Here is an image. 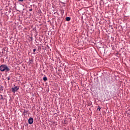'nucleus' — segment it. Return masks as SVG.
Returning <instances> with one entry per match:
<instances>
[{
    "label": "nucleus",
    "instance_id": "f257e3e1",
    "mask_svg": "<svg viewBox=\"0 0 130 130\" xmlns=\"http://www.w3.org/2000/svg\"><path fill=\"white\" fill-rule=\"evenodd\" d=\"M0 71L1 72H9L10 71V68H9L8 66L6 64L1 65L0 66Z\"/></svg>",
    "mask_w": 130,
    "mask_h": 130
},
{
    "label": "nucleus",
    "instance_id": "f03ea898",
    "mask_svg": "<svg viewBox=\"0 0 130 130\" xmlns=\"http://www.w3.org/2000/svg\"><path fill=\"white\" fill-rule=\"evenodd\" d=\"M19 87L18 86H16L14 87H13L12 88V92H13V93H15V92H17V91H18V90H19Z\"/></svg>",
    "mask_w": 130,
    "mask_h": 130
},
{
    "label": "nucleus",
    "instance_id": "7ed1b4c3",
    "mask_svg": "<svg viewBox=\"0 0 130 130\" xmlns=\"http://www.w3.org/2000/svg\"><path fill=\"white\" fill-rule=\"evenodd\" d=\"M33 121H34V120L33 119V118L30 117L28 119V123L29 124H32L33 123Z\"/></svg>",
    "mask_w": 130,
    "mask_h": 130
},
{
    "label": "nucleus",
    "instance_id": "20e7f679",
    "mask_svg": "<svg viewBox=\"0 0 130 130\" xmlns=\"http://www.w3.org/2000/svg\"><path fill=\"white\" fill-rule=\"evenodd\" d=\"M43 80L45 81V82H46V81H47V77H46V76L43 77Z\"/></svg>",
    "mask_w": 130,
    "mask_h": 130
},
{
    "label": "nucleus",
    "instance_id": "39448f33",
    "mask_svg": "<svg viewBox=\"0 0 130 130\" xmlns=\"http://www.w3.org/2000/svg\"><path fill=\"white\" fill-rule=\"evenodd\" d=\"M66 21H71V17H66Z\"/></svg>",
    "mask_w": 130,
    "mask_h": 130
},
{
    "label": "nucleus",
    "instance_id": "423d86ee",
    "mask_svg": "<svg viewBox=\"0 0 130 130\" xmlns=\"http://www.w3.org/2000/svg\"><path fill=\"white\" fill-rule=\"evenodd\" d=\"M4 100V98L3 96V95L0 94V100Z\"/></svg>",
    "mask_w": 130,
    "mask_h": 130
},
{
    "label": "nucleus",
    "instance_id": "0eeeda50",
    "mask_svg": "<svg viewBox=\"0 0 130 130\" xmlns=\"http://www.w3.org/2000/svg\"><path fill=\"white\" fill-rule=\"evenodd\" d=\"M0 91H4V89L3 88V86H0Z\"/></svg>",
    "mask_w": 130,
    "mask_h": 130
},
{
    "label": "nucleus",
    "instance_id": "6e6552de",
    "mask_svg": "<svg viewBox=\"0 0 130 130\" xmlns=\"http://www.w3.org/2000/svg\"><path fill=\"white\" fill-rule=\"evenodd\" d=\"M10 77H7L6 79V81H10Z\"/></svg>",
    "mask_w": 130,
    "mask_h": 130
},
{
    "label": "nucleus",
    "instance_id": "1a4fd4ad",
    "mask_svg": "<svg viewBox=\"0 0 130 130\" xmlns=\"http://www.w3.org/2000/svg\"><path fill=\"white\" fill-rule=\"evenodd\" d=\"M36 51V49H34L33 50L34 54H35Z\"/></svg>",
    "mask_w": 130,
    "mask_h": 130
},
{
    "label": "nucleus",
    "instance_id": "9d476101",
    "mask_svg": "<svg viewBox=\"0 0 130 130\" xmlns=\"http://www.w3.org/2000/svg\"><path fill=\"white\" fill-rule=\"evenodd\" d=\"M23 113L24 114H26V113H27V111H26V110H24V112H23Z\"/></svg>",
    "mask_w": 130,
    "mask_h": 130
},
{
    "label": "nucleus",
    "instance_id": "9b49d317",
    "mask_svg": "<svg viewBox=\"0 0 130 130\" xmlns=\"http://www.w3.org/2000/svg\"><path fill=\"white\" fill-rule=\"evenodd\" d=\"M29 12H32V9H29Z\"/></svg>",
    "mask_w": 130,
    "mask_h": 130
},
{
    "label": "nucleus",
    "instance_id": "f8f14e48",
    "mask_svg": "<svg viewBox=\"0 0 130 130\" xmlns=\"http://www.w3.org/2000/svg\"><path fill=\"white\" fill-rule=\"evenodd\" d=\"M99 110L100 111V110H101V108H100V107H99Z\"/></svg>",
    "mask_w": 130,
    "mask_h": 130
},
{
    "label": "nucleus",
    "instance_id": "ddd939ff",
    "mask_svg": "<svg viewBox=\"0 0 130 130\" xmlns=\"http://www.w3.org/2000/svg\"><path fill=\"white\" fill-rule=\"evenodd\" d=\"M19 2H24V0H18Z\"/></svg>",
    "mask_w": 130,
    "mask_h": 130
},
{
    "label": "nucleus",
    "instance_id": "4468645a",
    "mask_svg": "<svg viewBox=\"0 0 130 130\" xmlns=\"http://www.w3.org/2000/svg\"><path fill=\"white\" fill-rule=\"evenodd\" d=\"M30 39H31V41H32V40H33V38L31 37Z\"/></svg>",
    "mask_w": 130,
    "mask_h": 130
}]
</instances>
